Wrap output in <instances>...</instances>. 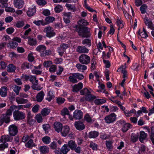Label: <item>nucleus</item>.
<instances>
[{
	"instance_id": "obj_28",
	"label": "nucleus",
	"mask_w": 154,
	"mask_h": 154,
	"mask_svg": "<svg viewBox=\"0 0 154 154\" xmlns=\"http://www.w3.org/2000/svg\"><path fill=\"white\" fill-rule=\"evenodd\" d=\"M121 66L122 67H120L119 68L118 70L122 69V72L123 74V78H125L127 77V72L126 70L125 69L126 68V64L125 63L123 66Z\"/></svg>"
},
{
	"instance_id": "obj_23",
	"label": "nucleus",
	"mask_w": 154,
	"mask_h": 154,
	"mask_svg": "<svg viewBox=\"0 0 154 154\" xmlns=\"http://www.w3.org/2000/svg\"><path fill=\"white\" fill-rule=\"evenodd\" d=\"M70 150L67 144H64L61 149V151L63 154H66Z\"/></svg>"
},
{
	"instance_id": "obj_59",
	"label": "nucleus",
	"mask_w": 154,
	"mask_h": 154,
	"mask_svg": "<svg viewBox=\"0 0 154 154\" xmlns=\"http://www.w3.org/2000/svg\"><path fill=\"white\" fill-rule=\"evenodd\" d=\"M75 78V76L72 75L69 77V79L70 82L73 83H76L78 81Z\"/></svg>"
},
{
	"instance_id": "obj_6",
	"label": "nucleus",
	"mask_w": 154,
	"mask_h": 154,
	"mask_svg": "<svg viewBox=\"0 0 154 154\" xmlns=\"http://www.w3.org/2000/svg\"><path fill=\"white\" fill-rule=\"evenodd\" d=\"M18 127L15 124H12L9 126L8 131L10 135L14 136L16 135L18 132Z\"/></svg>"
},
{
	"instance_id": "obj_54",
	"label": "nucleus",
	"mask_w": 154,
	"mask_h": 154,
	"mask_svg": "<svg viewBox=\"0 0 154 154\" xmlns=\"http://www.w3.org/2000/svg\"><path fill=\"white\" fill-rule=\"evenodd\" d=\"M82 43L84 45H86L89 47L91 45V41L88 39L84 40L82 42Z\"/></svg>"
},
{
	"instance_id": "obj_30",
	"label": "nucleus",
	"mask_w": 154,
	"mask_h": 154,
	"mask_svg": "<svg viewBox=\"0 0 154 154\" xmlns=\"http://www.w3.org/2000/svg\"><path fill=\"white\" fill-rule=\"evenodd\" d=\"M41 152L43 153H48L49 151V148L46 146H42L39 148Z\"/></svg>"
},
{
	"instance_id": "obj_32",
	"label": "nucleus",
	"mask_w": 154,
	"mask_h": 154,
	"mask_svg": "<svg viewBox=\"0 0 154 154\" xmlns=\"http://www.w3.org/2000/svg\"><path fill=\"white\" fill-rule=\"evenodd\" d=\"M27 38L28 39V43L29 45L33 46L35 45H37V42L35 39L31 38L29 37H28Z\"/></svg>"
},
{
	"instance_id": "obj_8",
	"label": "nucleus",
	"mask_w": 154,
	"mask_h": 154,
	"mask_svg": "<svg viewBox=\"0 0 154 154\" xmlns=\"http://www.w3.org/2000/svg\"><path fill=\"white\" fill-rule=\"evenodd\" d=\"M116 115L114 113H112L106 116L104 119L106 123H110L113 122L116 120Z\"/></svg>"
},
{
	"instance_id": "obj_60",
	"label": "nucleus",
	"mask_w": 154,
	"mask_h": 154,
	"mask_svg": "<svg viewBox=\"0 0 154 154\" xmlns=\"http://www.w3.org/2000/svg\"><path fill=\"white\" fill-rule=\"evenodd\" d=\"M123 21L118 19L116 22L118 25L119 26L118 29L119 30L120 28L122 29L124 26L123 23Z\"/></svg>"
},
{
	"instance_id": "obj_45",
	"label": "nucleus",
	"mask_w": 154,
	"mask_h": 154,
	"mask_svg": "<svg viewBox=\"0 0 154 154\" xmlns=\"http://www.w3.org/2000/svg\"><path fill=\"white\" fill-rule=\"evenodd\" d=\"M72 75H73L75 77L79 80H82L84 79V76L82 74L79 73H73Z\"/></svg>"
},
{
	"instance_id": "obj_50",
	"label": "nucleus",
	"mask_w": 154,
	"mask_h": 154,
	"mask_svg": "<svg viewBox=\"0 0 154 154\" xmlns=\"http://www.w3.org/2000/svg\"><path fill=\"white\" fill-rule=\"evenodd\" d=\"M13 109L14 107L12 106H11L10 107L9 109H8L7 111H6V112L5 113L6 115H7L8 116L10 117V116L12 115V112L13 111Z\"/></svg>"
},
{
	"instance_id": "obj_48",
	"label": "nucleus",
	"mask_w": 154,
	"mask_h": 154,
	"mask_svg": "<svg viewBox=\"0 0 154 154\" xmlns=\"http://www.w3.org/2000/svg\"><path fill=\"white\" fill-rule=\"evenodd\" d=\"M106 142L107 148L109 150L111 151L112 148V143L110 141H106Z\"/></svg>"
},
{
	"instance_id": "obj_62",
	"label": "nucleus",
	"mask_w": 154,
	"mask_h": 154,
	"mask_svg": "<svg viewBox=\"0 0 154 154\" xmlns=\"http://www.w3.org/2000/svg\"><path fill=\"white\" fill-rule=\"evenodd\" d=\"M49 146L53 149H55L57 147V143L55 141L52 142L50 144Z\"/></svg>"
},
{
	"instance_id": "obj_35",
	"label": "nucleus",
	"mask_w": 154,
	"mask_h": 154,
	"mask_svg": "<svg viewBox=\"0 0 154 154\" xmlns=\"http://www.w3.org/2000/svg\"><path fill=\"white\" fill-rule=\"evenodd\" d=\"M50 112L49 109L46 108L43 109L41 112V114L43 116H45L49 114Z\"/></svg>"
},
{
	"instance_id": "obj_17",
	"label": "nucleus",
	"mask_w": 154,
	"mask_h": 154,
	"mask_svg": "<svg viewBox=\"0 0 154 154\" xmlns=\"http://www.w3.org/2000/svg\"><path fill=\"white\" fill-rule=\"evenodd\" d=\"M36 12V8L34 6L32 8H29L27 11V14L28 16L31 17L35 15Z\"/></svg>"
},
{
	"instance_id": "obj_42",
	"label": "nucleus",
	"mask_w": 154,
	"mask_h": 154,
	"mask_svg": "<svg viewBox=\"0 0 154 154\" xmlns=\"http://www.w3.org/2000/svg\"><path fill=\"white\" fill-rule=\"evenodd\" d=\"M90 92H91L87 88H85L80 91L81 95H85V96Z\"/></svg>"
},
{
	"instance_id": "obj_38",
	"label": "nucleus",
	"mask_w": 154,
	"mask_h": 154,
	"mask_svg": "<svg viewBox=\"0 0 154 154\" xmlns=\"http://www.w3.org/2000/svg\"><path fill=\"white\" fill-rule=\"evenodd\" d=\"M106 100L105 99H97L94 100L95 104L99 105L105 103Z\"/></svg>"
},
{
	"instance_id": "obj_1",
	"label": "nucleus",
	"mask_w": 154,
	"mask_h": 154,
	"mask_svg": "<svg viewBox=\"0 0 154 154\" xmlns=\"http://www.w3.org/2000/svg\"><path fill=\"white\" fill-rule=\"evenodd\" d=\"M89 28L87 27L79 26L76 27V31L78 33L79 35L82 37H89L90 34L88 31Z\"/></svg>"
},
{
	"instance_id": "obj_15",
	"label": "nucleus",
	"mask_w": 154,
	"mask_h": 154,
	"mask_svg": "<svg viewBox=\"0 0 154 154\" xmlns=\"http://www.w3.org/2000/svg\"><path fill=\"white\" fill-rule=\"evenodd\" d=\"M54 127L56 131L59 132L62 128V124L60 122H55L54 124Z\"/></svg>"
},
{
	"instance_id": "obj_7",
	"label": "nucleus",
	"mask_w": 154,
	"mask_h": 154,
	"mask_svg": "<svg viewBox=\"0 0 154 154\" xmlns=\"http://www.w3.org/2000/svg\"><path fill=\"white\" fill-rule=\"evenodd\" d=\"M13 116L14 119L16 121L23 119L25 117V114L24 113L18 111L14 112Z\"/></svg>"
},
{
	"instance_id": "obj_33",
	"label": "nucleus",
	"mask_w": 154,
	"mask_h": 154,
	"mask_svg": "<svg viewBox=\"0 0 154 154\" xmlns=\"http://www.w3.org/2000/svg\"><path fill=\"white\" fill-rule=\"evenodd\" d=\"M98 134V132L92 131L89 133L88 137L90 138H95L97 137Z\"/></svg>"
},
{
	"instance_id": "obj_11",
	"label": "nucleus",
	"mask_w": 154,
	"mask_h": 154,
	"mask_svg": "<svg viewBox=\"0 0 154 154\" xmlns=\"http://www.w3.org/2000/svg\"><path fill=\"white\" fill-rule=\"evenodd\" d=\"M83 115V112L81 110L77 109L74 111L73 116L76 119H80L82 118Z\"/></svg>"
},
{
	"instance_id": "obj_47",
	"label": "nucleus",
	"mask_w": 154,
	"mask_h": 154,
	"mask_svg": "<svg viewBox=\"0 0 154 154\" xmlns=\"http://www.w3.org/2000/svg\"><path fill=\"white\" fill-rule=\"evenodd\" d=\"M76 67L79 69V70H85L87 69V66L84 65H82L80 63H78L76 65Z\"/></svg>"
},
{
	"instance_id": "obj_9",
	"label": "nucleus",
	"mask_w": 154,
	"mask_h": 154,
	"mask_svg": "<svg viewBox=\"0 0 154 154\" xmlns=\"http://www.w3.org/2000/svg\"><path fill=\"white\" fill-rule=\"evenodd\" d=\"M10 117L3 114L0 116V126H1L5 122L6 123H8L10 122Z\"/></svg>"
},
{
	"instance_id": "obj_14",
	"label": "nucleus",
	"mask_w": 154,
	"mask_h": 154,
	"mask_svg": "<svg viewBox=\"0 0 154 154\" xmlns=\"http://www.w3.org/2000/svg\"><path fill=\"white\" fill-rule=\"evenodd\" d=\"M144 22L145 25L148 26V28L151 29H154V25L151 20L147 17H145L144 19Z\"/></svg>"
},
{
	"instance_id": "obj_51",
	"label": "nucleus",
	"mask_w": 154,
	"mask_h": 154,
	"mask_svg": "<svg viewBox=\"0 0 154 154\" xmlns=\"http://www.w3.org/2000/svg\"><path fill=\"white\" fill-rule=\"evenodd\" d=\"M80 26H86L89 23L84 19L80 20L78 22Z\"/></svg>"
},
{
	"instance_id": "obj_37",
	"label": "nucleus",
	"mask_w": 154,
	"mask_h": 154,
	"mask_svg": "<svg viewBox=\"0 0 154 154\" xmlns=\"http://www.w3.org/2000/svg\"><path fill=\"white\" fill-rule=\"evenodd\" d=\"M139 135L132 134L131 135V141L133 143L136 142L138 140Z\"/></svg>"
},
{
	"instance_id": "obj_21",
	"label": "nucleus",
	"mask_w": 154,
	"mask_h": 154,
	"mask_svg": "<svg viewBox=\"0 0 154 154\" xmlns=\"http://www.w3.org/2000/svg\"><path fill=\"white\" fill-rule=\"evenodd\" d=\"M25 146L27 148L32 149L33 147H35L36 145L34 143L33 140L31 139L25 143Z\"/></svg>"
},
{
	"instance_id": "obj_22",
	"label": "nucleus",
	"mask_w": 154,
	"mask_h": 154,
	"mask_svg": "<svg viewBox=\"0 0 154 154\" xmlns=\"http://www.w3.org/2000/svg\"><path fill=\"white\" fill-rule=\"evenodd\" d=\"M45 93L43 91H41L36 95V100L38 102H41L44 98Z\"/></svg>"
},
{
	"instance_id": "obj_44",
	"label": "nucleus",
	"mask_w": 154,
	"mask_h": 154,
	"mask_svg": "<svg viewBox=\"0 0 154 154\" xmlns=\"http://www.w3.org/2000/svg\"><path fill=\"white\" fill-rule=\"evenodd\" d=\"M43 128L45 131V133H48L50 130L51 127L48 124L43 125Z\"/></svg>"
},
{
	"instance_id": "obj_29",
	"label": "nucleus",
	"mask_w": 154,
	"mask_h": 154,
	"mask_svg": "<svg viewBox=\"0 0 154 154\" xmlns=\"http://www.w3.org/2000/svg\"><path fill=\"white\" fill-rule=\"evenodd\" d=\"M67 144L69 147L70 149H71L72 150L74 149L75 147H76L77 146V144L75 141L72 140L69 141Z\"/></svg>"
},
{
	"instance_id": "obj_39",
	"label": "nucleus",
	"mask_w": 154,
	"mask_h": 154,
	"mask_svg": "<svg viewBox=\"0 0 154 154\" xmlns=\"http://www.w3.org/2000/svg\"><path fill=\"white\" fill-rule=\"evenodd\" d=\"M131 126V125L129 123H126L124 124L123 125L122 128V131L123 132H126Z\"/></svg>"
},
{
	"instance_id": "obj_25",
	"label": "nucleus",
	"mask_w": 154,
	"mask_h": 154,
	"mask_svg": "<svg viewBox=\"0 0 154 154\" xmlns=\"http://www.w3.org/2000/svg\"><path fill=\"white\" fill-rule=\"evenodd\" d=\"M147 135L143 131H141L140 132V136L139 137V140L141 143L143 142V140H145L147 137Z\"/></svg>"
},
{
	"instance_id": "obj_24",
	"label": "nucleus",
	"mask_w": 154,
	"mask_h": 154,
	"mask_svg": "<svg viewBox=\"0 0 154 154\" xmlns=\"http://www.w3.org/2000/svg\"><path fill=\"white\" fill-rule=\"evenodd\" d=\"M8 89L6 87L3 86L2 87L0 90V94L2 97H6L7 94Z\"/></svg>"
},
{
	"instance_id": "obj_4",
	"label": "nucleus",
	"mask_w": 154,
	"mask_h": 154,
	"mask_svg": "<svg viewBox=\"0 0 154 154\" xmlns=\"http://www.w3.org/2000/svg\"><path fill=\"white\" fill-rule=\"evenodd\" d=\"M79 61L82 64H88L90 62V57L85 54H81L79 57Z\"/></svg>"
},
{
	"instance_id": "obj_61",
	"label": "nucleus",
	"mask_w": 154,
	"mask_h": 154,
	"mask_svg": "<svg viewBox=\"0 0 154 154\" xmlns=\"http://www.w3.org/2000/svg\"><path fill=\"white\" fill-rule=\"evenodd\" d=\"M57 51L59 55L61 56H63L65 51L60 46L57 48Z\"/></svg>"
},
{
	"instance_id": "obj_20",
	"label": "nucleus",
	"mask_w": 154,
	"mask_h": 154,
	"mask_svg": "<svg viewBox=\"0 0 154 154\" xmlns=\"http://www.w3.org/2000/svg\"><path fill=\"white\" fill-rule=\"evenodd\" d=\"M16 101L18 104H25L28 103V100L19 97H17L16 98Z\"/></svg>"
},
{
	"instance_id": "obj_55",
	"label": "nucleus",
	"mask_w": 154,
	"mask_h": 154,
	"mask_svg": "<svg viewBox=\"0 0 154 154\" xmlns=\"http://www.w3.org/2000/svg\"><path fill=\"white\" fill-rule=\"evenodd\" d=\"M14 87V91L16 93L17 95H18L19 94L20 91L21 89V87L17 86L15 85Z\"/></svg>"
},
{
	"instance_id": "obj_34",
	"label": "nucleus",
	"mask_w": 154,
	"mask_h": 154,
	"mask_svg": "<svg viewBox=\"0 0 154 154\" xmlns=\"http://www.w3.org/2000/svg\"><path fill=\"white\" fill-rule=\"evenodd\" d=\"M85 96L86 101H92L96 98L95 96L91 94V92L86 95Z\"/></svg>"
},
{
	"instance_id": "obj_13",
	"label": "nucleus",
	"mask_w": 154,
	"mask_h": 154,
	"mask_svg": "<svg viewBox=\"0 0 154 154\" xmlns=\"http://www.w3.org/2000/svg\"><path fill=\"white\" fill-rule=\"evenodd\" d=\"M76 51L80 53H88L89 50L85 46H78L76 49Z\"/></svg>"
},
{
	"instance_id": "obj_64",
	"label": "nucleus",
	"mask_w": 154,
	"mask_h": 154,
	"mask_svg": "<svg viewBox=\"0 0 154 154\" xmlns=\"http://www.w3.org/2000/svg\"><path fill=\"white\" fill-rule=\"evenodd\" d=\"M150 134L149 135L150 138H154V127L152 126L151 127Z\"/></svg>"
},
{
	"instance_id": "obj_43",
	"label": "nucleus",
	"mask_w": 154,
	"mask_h": 154,
	"mask_svg": "<svg viewBox=\"0 0 154 154\" xmlns=\"http://www.w3.org/2000/svg\"><path fill=\"white\" fill-rule=\"evenodd\" d=\"M40 113L38 114L35 117V119L38 123L42 122L43 121V119Z\"/></svg>"
},
{
	"instance_id": "obj_27",
	"label": "nucleus",
	"mask_w": 154,
	"mask_h": 154,
	"mask_svg": "<svg viewBox=\"0 0 154 154\" xmlns=\"http://www.w3.org/2000/svg\"><path fill=\"white\" fill-rule=\"evenodd\" d=\"M16 70V67L13 64H9L7 67V71L10 72H14Z\"/></svg>"
},
{
	"instance_id": "obj_36",
	"label": "nucleus",
	"mask_w": 154,
	"mask_h": 154,
	"mask_svg": "<svg viewBox=\"0 0 154 154\" xmlns=\"http://www.w3.org/2000/svg\"><path fill=\"white\" fill-rule=\"evenodd\" d=\"M42 140L45 144H47L50 143L51 138L48 136H46L42 137Z\"/></svg>"
},
{
	"instance_id": "obj_3",
	"label": "nucleus",
	"mask_w": 154,
	"mask_h": 154,
	"mask_svg": "<svg viewBox=\"0 0 154 154\" xmlns=\"http://www.w3.org/2000/svg\"><path fill=\"white\" fill-rule=\"evenodd\" d=\"M29 81L32 84L31 87L33 89L38 91L42 89V87L38 86V81L35 76L31 75Z\"/></svg>"
},
{
	"instance_id": "obj_26",
	"label": "nucleus",
	"mask_w": 154,
	"mask_h": 154,
	"mask_svg": "<svg viewBox=\"0 0 154 154\" xmlns=\"http://www.w3.org/2000/svg\"><path fill=\"white\" fill-rule=\"evenodd\" d=\"M32 64L31 63L24 62L22 64L21 67L22 69H25L26 68L32 69Z\"/></svg>"
},
{
	"instance_id": "obj_63",
	"label": "nucleus",
	"mask_w": 154,
	"mask_h": 154,
	"mask_svg": "<svg viewBox=\"0 0 154 154\" xmlns=\"http://www.w3.org/2000/svg\"><path fill=\"white\" fill-rule=\"evenodd\" d=\"M65 101V99L61 97H58L57 99V103L59 104H61L63 103Z\"/></svg>"
},
{
	"instance_id": "obj_40",
	"label": "nucleus",
	"mask_w": 154,
	"mask_h": 154,
	"mask_svg": "<svg viewBox=\"0 0 154 154\" xmlns=\"http://www.w3.org/2000/svg\"><path fill=\"white\" fill-rule=\"evenodd\" d=\"M96 63L95 59L94 57L91 61V70H94L95 69Z\"/></svg>"
},
{
	"instance_id": "obj_41",
	"label": "nucleus",
	"mask_w": 154,
	"mask_h": 154,
	"mask_svg": "<svg viewBox=\"0 0 154 154\" xmlns=\"http://www.w3.org/2000/svg\"><path fill=\"white\" fill-rule=\"evenodd\" d=\"M63 10L62 6L60 5H57L54 8V10L56 13H59L62 11Z\"/></svg>"
},
{
	"instance_id": "obj_56",
	"label": "nucleus",
	"mask_w": 154,
	"mask_h": 154,
	"mask_svg": "<svg viewBox=\"0 0 154 154\" xmlns=\"http://www.w3.org/2000/svg\"><path fill=\"white\" fill-rule=\"evenodd\" d=\"M147 6L145 4L142 5L140 8V9L142 14H144L146 12V9Z\"/></svg>"
},
{
	"instance_id": "obj_16",
	"label": "nucleus",
	"mask_w": 154,
	"mask_h": 154,
	"mask_svg": "<svg viewBox=\"0 0 154 154\" xmlns=\"http://www.w3.org/2000/svg\"><path fill=\"white\" fill-rule=\"evenodd\" d=\"M13 138L8 135H4L1 137V142L5 143L6 142L11 141Z\"/></svg>"
},
{
	"instance_id": "obj_10",
	"label": "nucleus",
	"mask_w": 154,
	"mask_h": 154,
	"mask_svg": "<svg viewBox=\"0 0 154 154\" xmlns=\"http://www.w3.org/2000/svg\"><path fill=\"white\" fill-rule=\"evenodd\" d=\"M74 125L76 129L79 131H82L85 128L83 122L81 121L75 122L74 123Z\"/></svg>"
},
{
	"instance_id": "obj_46",
	"label": "nucleus",
	"mask_w": 154,
	"mask_h": 154,
	"mask_svg": "<svg viewBox=\"0 0 154 154\" xmlns=\"http://www.w3.org/2000/svg\"><path fill=\"white\" fill-rule=\"evenodd\" d=\"M9 47L11 48H16L18 45V43L14 41H12L8 44Z\"/></svg>"
},
{
	"instance_id": "obj_49",
	"label": "nucleus",
	"mask_w": 154,
	"mask_h": 154,
	"mask_svg": "<svg viewBox=\"0 0 154 154\" xmlns=\"http://www.w3.org/2000/svg\"><path fill=\"white\" fill-rule=\"evenodd\" d=\"M24 25V22L23 20H19L17 21L15 26L18 28L23 27Z\"/></svg>"
},
{
	"instance_id": "obj_12",
	"label": "nucleus",
	"mask_w": 154,
	"mask_h": 154,
	"mask_svg": "<svg viewBox=\"0 0 154 154\" xmlns=\"http://www.w3.org/2000/svg\"><path fill=\"white\" fill-rule=\"evenodd\" d=\"M24 2L23 0H14V5L15 7L17 8H21L23 7Z\"/></svg>"
},
{
	"instance_id": "obj_2",
	"label": "nucleus",
	"mask_w": 154,
	"mask_h": 154,
	"mask_svg": "<svg viewBox=\"0 0 154 154\" xmlns=\"http://www.w3.org/2000/svg\"><path fill=\"white\" fill-rule=\"evenodd\" d=\"M46 47L45 45H40L37 47L36 48V50L40 53V55L41 57H44L49 55L51 54L50 50H46Z\"/></svg>"
},
{
	"instance_id": "obj_57",
	"label": "nucleus",
	"mask_w": 154,
	"mask_h": 154,
	"mask_svg": "<svg viewBox=\"0 0 154 154\" xmlns=\"http://www.w3.org/2000/svg\"><path fill=\"white\" fill-rule=\"evenodd\" d=\"M65 6L67 8L68 10L73 11H74L75 10V6L72 5L70 4L66 3Z\"/></svg>"
},
{
	"instance_id": "obj_58",
	"label": "nucleus",
	"mask_w": 154,
	"mask_h": 154,
	"mask_svg": "<svg viewBox=\"0 0 154 154\" xmlns=\"http://www.w3.org/2000/svg\"><path fill=\"white\" fill-rule=\"evenodd\" d=\"M33 23L38 26H39L41 24H42L43 26H44L45 25V22H44L43 20L38 21L35 20L33 22Z\"/></svg>"
},
{
	"instance_id": "obj_18",
	"label": "nucleus",
	"mask_w": 154,
	"mask_h": 154,
	"mask_svg": "<svg viewBox=\"0 0 154 154\" xmlns=\"http://www.w3.org/2000/svg\"><path fill=\"white\" fill-rule=\"evenodd\" d=\"M69 130V128L68 126L66 125L64 126L61 130V133L62 135L65 137L68 134Z\"/></svg>"
},
{
	"instance_id": "obj_19",
	"label": "nucleus",
	"mask_w": 154,
	"mask_h": 154,
	"mask_svg": "<svg viewBox=\"0 0 154 154\" xmlns=\"http://www.w3.org/2000/svg\"><path fill=\"white\" fill-rule=\"evenodd\" d=\"M83 87V84L82 82H79L77 85H75L72 88V91L77 92L81 90Z\"/></svg>"
},
{
	"instance_id": "obj_5",
	"label": "nucleus",
	"mask_w": 154,
	"mask_h": 154,
	"mask_svg": "<svg viewBox=\"0 0 154 154\" xmlns=\"http://www.w3.org/2000/svg\"><path fill=\"white\" fill-rule=\"evenodd\" d=\"M43 31L46 33V36L49 38L53 37L56 34L52 28L50 26L45 27Z\"/></svg>"
},
{
	"instance_id": "obj_53",
	"label": "nucleus",
	"mask_w": 154,
	"mask_h": 154,
	"mask_svg": "<svg viewBox=\"0 0 154 154\" xmlns=\"http://www.w3.org/2000/svg\"><path fill=\"white\" fill-rule=\"evenodd\" d=\"M54 97L53 93L51 91H49L48 92V95L47 97L46 98V100L49 101H50L53 97Z\"/></svg>"
},
{
	"instance_id": "obj_52",
	"label": "nucleus",
	"mask_w": 154,
	"mask_h": 154,
	"mask_svg": "<svg viewBox=\"0 0 154 154\" xmlns=\"http://www.w3.org/2000/svg\"><path fill=\"white\" fill-rule=\"evenodd\" d=\"M61 114L63 116L66 115H69V112L66 108H64L61 111Z\"/></svg>"
},
{
	"instance_id": "obj_31",
	"label": "nucleus",
	"mask_w": 154,
	"mask_h": 154,
	"mask_svg": "<svg viewBox=\"0 0 154 154\" xmlns=\"http://www.w3.org/2000/svg\"><path fill=\"white\" fill-rule=\"evenodd\" d=\"M55 18L53 17L48 16L46 17L45 19V25L52 23L55 20Z\"/></svg>"
}]
</instances>
